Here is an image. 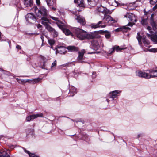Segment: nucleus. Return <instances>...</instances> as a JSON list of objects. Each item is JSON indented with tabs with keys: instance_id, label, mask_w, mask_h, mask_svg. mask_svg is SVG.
Instances as JSON below:
<instances>
[{
	"instance_id": "nucleus-34",
	"label": "nucleus",
	"mask_w": 157,
	"mask_h": 157,
	"mask_svg": "<svg viewBox=\"0 0 157 157\" xmlns=\"http://www.w3.org/2000/svg\"><path fill=\"white\" fill-rule=\"evenodd\" d=\"M113 47L114 48V49L116 50L117 51H119L124 49L123 48H120L118 46H115Z\"/></svg>"
},
{
	"instance_id": "nucleus-46",
	"label": "nucleus",
	"mask_w": 157,
	"mask_h": 157,
	"mask_svg": "<svg viewBox=\"0 0 157 157\" xmlns=\"http://www.w3.org/2000/svg\"><path fill=\"white\" fill-rule=\"evenodd\" d=\"M157 2V0H151L150 3L151 4H154Z\"/></svg>"
},
{
	"instance_id": "nucleus-58",
	"label": "nucleus",
	"mask_w": 157,
	"mask_h": 157,
	"mask_svg": "<svg viewBox=\"0 0 157 157\" xmlns=\"http://www.w3.org/2000/svg\"><path fill=\"white\" fill-rule=\"evenodd\" d=\"M140 134H139L138 135V138H139L140 137Z\"/></svg>"
},
{
	"instance_id": "nucleus-32",
	"label": "nucleus",
	"mask_w": 157,
	"mask_h": 157,
	"mask_svg": "<svg viewBox=\"0 0 157 157\" xmlns=\"http://www.w3.org/2000/svg\"><path fill=\"white\" fill-rule=\"evenodd\" d=\"M63 31L66 35H69L71 33L70 31L68 29L65 28H64Z\"/></svg>"
},
{
	"instance_id": "nucleus-27",
	"label": "nucleus",
	"mask_w": 157,
	"mask_h": 157,
	"mask_svg": "<svg viewBox=\"0 0 157 157\" xmlns=\"http://www.w3.org/2000/svg\"><path fill=\"white\" fill-rule=\"evenodd\" d=\"M30 116L31 117V120H33L38 117H42L43 114L42 113H38L36 114L32 115Z\"/></svg>"
},
{
	"instance_id": "nucleus-48",
	"label": "nucleus",
	"mask_w": 157,
	"mask_h": 157,
	"mask_svg": "<svg viewBox=\"0 0 157 157\" xmlns=\"http://www.w3.org/2000/svg\"><path fill=\"white\" fill-rule=\"evenodd\" d=\"M26 119L27 121H30L31 120H32L30 116H28L26 117Z\"/></svg>"
},
{
	"instance_id": "nucleus-7",
	"label": "nucleus",
	"mask_w": 157,
	"mask_h": 157,
	"mask_svg": "<svg viewBox=\"0 0 157 157\" xmlns=\"http://www.w3.org/2000/svg\"><path fill=\"white\" fill-rule=\"evenodd\" d=\"M136 74L138 76L140 77L144 78L147 79L150 78V73L148 74L141 71H138Z\"/></svg>"
},
{
	"instance_id": "nucleus-28",
	"label": "nucleus",
	"mask_w": 157,
	"mask_h": 157,
	"mask_svg": "<svg viewBox=\"0 0 157 157\" xmlns=\"http://www.w3.org/2000/svg\"><path fill=\"white\" fill-rule=\"evenodd\" d=\"M78 3L79 7H85L86 6L84 3V0H78Z\"/></svg>"
},
{
	"instance_id": "nucleus-8",
	"label": "nucleus",
	"mask_w": 157,
	"mask_h": 157,
	"mask_svg": "<svg viewBox=\"0 0 157 157\" xmlns=\"http://www.w3.org/2000/svg\"><path fill=\"white\" fill-rule=\"evenodd\" d=\"M103 20L104 23L110 24L111 21H115V20H113L109 15H104Z\"/></svg>"
},
{
	"instance_id": "nucleus-33",
	"label": "nucleus",
	"mask_w": 157,
	"mask_h": 157,
	"mask_svg": "<svg viewBox=\"0 0 157 157\" xmlns=\"http://www.w3.org/2000/svg\"><path fill=\"white\" fill-rule=\"evenodd\" d=\"M24 151L26 152L29 154V156L30 157H39L38 156L35 155L34 154H32L29 151H27L25 149H24Z\"/></svg>"
},
{
	"instance_id": "nucleus-54",
	"label": "nucleus",
	"mask_w": 157,
	"mask_h": 157,
	"mask_svg": "<svg viewBox=\"0 0 157 157\" xmlns=\"http://www.w3.org/2000/svg\"><path fill=\"white\" fill-rule=\"evenodd\" d=\"M96 74V73L95 72H94L93 73V75L94 74L95 75ZM93 77L94 78H95V76H93Z\"/></svg>"
},
{
	"instance_id": "nucleus-17",
	"label": "nucleus",
	"mask_w": 157,
	"mask_h": 157,
	"mask_svg": "<svg viewBox=\"0 0 157 157\" xmlns=\"http://www.w3.org/2000/svg\"><path fill=\"white\" fill-rule=\"evenodd\" d=\"M150 78L157 77V70H151L149 71Z\"/></svg>"
},
{
	"instance_id": "nucleus-40",
	"label": "nucleus",
	"mask_w": 157,
	"mask_h": 157,
	"mask_svg": "<svg viewBox=\"0 0 157 157\" xmlns=\"http://www.w3.org/2000/svg\"><path fill=\"white\" fill-rule=\"evenodd\" d=\"M144 0H137L136 2V3H137L139 2V3L137 4L138 6H141V5L142 3L144 2Z\"/></svg>"
},
{
	"instance_id": "nucleus-55",
	"label": "nucleus",
	"mask_w": 157,
	"mask_h": 157,
	"mask_svg": "<svg viewBox=\"0 0 157 157\" xmlns=\"http://www.w3.org/2000/svg\"><path fill=\"white\" fill-rule=\"evenodd\" d=\"M52 10H55L56 9V8L54 7H53L52 8Z\"/></svg>"
},
{
	"instance_id": "nucleus-20",
	"label": "nucleus",
	"mask_w": 157,
	"mask_h": 157,
	"mask_svg": "<svg viewBox=\"0 0 157 157\" xmlns=\"http://www.w3.org/2000/svg\"><path fill=\"white\" fill-rule=\"evenodd\" d=\"M33 2V0H24V4L26 7L31 6Z\"/></svg>"
},
{
	"instance_id": "nucleus-43",
	"label": "nucleus",
	"mask_w": 157,
	"mask_h": 157,
	"mask_svg": "<svg viewBox=\"0 0 157 157\" xmlns=\"http://www.w3.org/2000/svg\"><path fill=\"white\" fill-rule=\"evenodd\" d=\"M50 18L52 20H55L56 21H59V18H57L56 17H55L53 16H51L50 17Z\"/></svg>"
},
{
	"instance_id": "nucleus-35",
	"label": "nucleus",
	"mask_w": 157,
	"mask_h": 157,
	"mask_svg": "<svg viewBox=\"0 0 157 157\" xmlns=\"http://www.w3.org/2000/svg\"><path fill=\"white\" fill-rule=\"evenodd\" d=\"M47 5L48 6H51L53 5V2L51 0H45Z\"/></svg>"
},
{
	"instance_id": "nucleus-9",
	"label": "nucleus",
	"mask_w": 157,
	"mask_h": 157,
	"mask_svg": "<svg viewBox=\"0 0 157 157\" xmlns=\"http://www.w3.org/2000/svg\"><path fill=\"white\" fill-rule=\"evenodd\" d=\"M75 19L77 20V22L81 25H83L86 23L85 18L82 16L75 15Z\"/></svg>"
},
{
	"instance_id": "nucleus-23",
	"label": "nucleus",
	"mask_w": 157,
	"mask_h": 157,
	"mask_svg": "<svg viewBox=\"0 0 157 157\" xmlns=\"http://www.w3.org/2000/svg\"><path fill=\"white\" fill-rule=\"evenodd\" d=\"M148 17L147 15L144 16L141 18V23L143 25H146L147 23Z\"/></svg>"
},
{
	"instance_id": "nucleus-57",
	"label": "nucleus",
	"mask_w": 157,
	"mask_h": 157,
	"mask_svg": "<svg viewBox=\"0 0 157 157\" xmlns=\"http://www.w3.org/2000/svg\"><path fill=\"white\" fill-rule=\"evenodd\" d=\"M106 100L108 102H109V100L108 99H106Z\"/></svg>"
},
{
	"instance_id": "nucleus-14",
	"label": "nucleus",
	"mask_w": 157,
	"mask_h": 157,
	"mask_svg": "<svg viewBox=\"0 0 157 157\" xmlns=\"http://www.w3.org/2000/svg\"><path fill=\"white\" fill-rule=\"evenodd\" d=\"M66 51L65 47L60 46L57 49L56 51V53H57L60 54H64Z\"/></svg>"
},
{
	"instance_id": "nucleus-31",
	"label": "nucleus",
	"mask_w": 157,
	"mask_h": 157,
	"mask_svg": "<svg viewBox=\"0 0 157 157\" xmlns=\"http://www.w3.org/2000/svg\"><path fill=\"white\" fill-rule=\"evenodd\" d=\"M103 32L105 33V36L106 38L108 39L110 37L111 34L109 32H108L107 31H105Z\"/></svg>"
},
{
	"instance_id": "nucleus-21",
	"label": "nucleus",
	"mask_w": 157,
	"mask_h": 157,
	"mask_svg": "<svg viewBox=\"0 0 157 157\" xmlns=\"http://www.w3.org/2000/svg\"><path fill=\"white\" fill-rule=\"evenodd\" d=\"M101 11L104 14V16L105 15H109V14H111L112 13V11L106 8H103V10Z\"/></svg>"
},
{
	"instance_id": "nucleus-6",
	"label": "nucleus",
	"mask_w": 157,
	"mask_h": 157,
	"mask_svg": "<svg viewBox=\"0 0 157 157\" xmlns=\"http://www.w3.org/2000/svg\"><path fill=\"white\" fill-rule=\"evenodd\" d=\"M124 17L128 18L129 20L128 21L133 22H136L137 20L136 19L135 15L131 13H127L124 15Z\"/></svg>"
},
{
	"instance_id": "nucleus-29",
	"label": "nucleus",
	"mask_w": 157,
	"mask_h": 157,
	"mask_svg": "<svg viewBox=\"0 0 157 157\" xmlns=\"http://www.w3.org/2000/svg\"><path fill=\"white\" fill-rule=\"evenodd\" d=\"M76 89L74 87H71L70 90V94H71L72 93L73 94L72 95H71L73 96V95L75 94H76Z\"/></svg>"
},
{
	"instance_id": "nucleus-38",
	"label": "nucleus",
	"mask_w": 157,
	"mask_h": 157,
	"mask_svg": "<svg viewBox=\"0 0 157 157\" xmlns=\"http://www.w3.org/2000/svg\"><path fill=\"white\" fill-rule=\"evenodd\" d=\"M147 50L151 52H157V48L147 49Z\"/></svg>"
},
{
	"instance_id": "nucleus-59",
	"label": "nucleus",
	"mask_w": 157,
	"mask_h": 157,
	"mask_svg": "<svg viewBox=\"0 0 157 157\" xmlns=\"http://www.w3.org/2000/svg\"><path fill=\"white\" fill-rule=\"evenodd\" d=\"M3 137L2 136H0V139L1 138Z\"/></svg>"
},
{
	"instance_id": "nucleus-53",
	"label": "nucleus",
	"mask_w": 157,
	"mask_h": 157,
	"mask_svg": "<svg viewBox=\"0 0 157 157\" xmlns=\"http://www.w3.org/2000/svg\"><path fill=\"white\" fill-rule=\"evenodd\" d=\"M41 38L42 40V41L43 42L44 41V36H41Z\"/></svg>"
},
{
	"instance_id": "nucleus-49",
	"label": "nucleus",
	"mask_w": 157,
	"mask_h": 157,
	"mask_svg": "<svg viewBox=\"0 0 157 157\" xmlns=\"http://www.w3.org/2000/svg\"><path fill=\"white\" fill-rule=\"evenodd\" d=\"M36 2L37 5H40V0H36Z\"/></svg>"
},
{
	"instance_id": "nucleus-10",
	"label": "nucleus",
	"mask_w": 157,
	"mask_h": 157,
	"mask_svg": "<svg viewBox=\"0 0 157 157\" xmlns=\"http://www.w3.org/2000/svg\"><path fill=\"white\" fill-rule=\"evenodd\" d=\"M48 29L47 30L54 37H56L58 36V32L51 26H49Z\"/></svg>"
},
{
	"instance_id": "nucleus-41",
	"label": "nucleus",
	"mask_w": 157,
	"mask_h": 157,
	"mask_svg": "<svg viewBox=\"0 0 157 157\" xmlns=\"http://www.w3.org/2000/svg\"><path fill=\"white\" fill-rule=\"evenodd\" d=\"M109 4L111 5V6H117L118 5L117 3V2L115 1H114L111 4L110 2H109Z\"/></svg>"
},
{
	"instance_id": "nucleus-26",
	"label": "nucleus",
	"mask_w": 157,
	"mask_h": 157,
	"mask_svg": "<svg viewBox=\"0 0 157 157\" xmlns=\"http://www.w3.org/2000/svg\"><path fill=\"white\" fill-rule=\"evenodd\" d=\"M55 23L57 25V26L62 30H63L64 28V25H62V23L59 21H56Z\"/></svg>"
},
{
	"instance_id": "nucleus-3",
	"label": "nucleus",
	"mask_w": 157,
	"mask_h": 157,
	"mask_svg": "<svg viewBox=\"0 0 157 157\" xmlns=\"http://www.w3.org/2000/svg\"><path fill=\"white\" fill-rule=\"evenodd\" d=\"M147 29L149 31L151 35L147 34L148 37L151 39V40L155 43H157V32H155L152 33L151 31V27L148 26L147 28Z\"/></svg>"
},
{
	"instance_id": "nucleus-47",
	"label": "nucleus",
	"mask_w": 157,
	"mask_h": 157,
	"mask_svg": "<svg viewBox=\"0 0 157 157\" xmlns=\"http://www.w3.org/2000/svg\"><path fill=\"white\" fill-rule=\"evenodd\" d=\"M56 61L55 60L52 64L51 67L56 66Z\"/></svg>"
},
{
	"instance_id": "nucleus-12",
	"label": "nucleus",
	"mask_w": 157,
	"mask_h": 157,
	"mask_svg": "<svg viewBox=\"0 0 157 157\" xmlns=\"http://www.w3.org/2000/svg\"><path fill=\"white\" fill-rule=\"evenodd\" d=\"M84 53V50H83L81 52H78V57L77 60L79 63H82L83 62H84V61H82L83 59V57Z\"/></svg>"
},
{
	"instance_id": "nucleus-1",
	"label": "nucleus",
	"mask_w": 157,
	"mask_h": 157,
	"mask_svg": "<svg viewBox=\"0 0 157 157\" xmlns=\"http://www.w3.org/2000/svg\"><path fill=\"white\" fill-rule=\"evenodd\" d=\"M74 33L76 37L80 40L93 39L94 38L92 35L88 34L86 31L78 28L75 29Z\"/></svg>"
},
{
	"instance_id": "nucleus-16",
	"label": "nucleus",
	"mask_w": 157,
	"mask_h": 157,
	"mask_svg": "<svg viewBox=\"0 0 157 157\" xmlns=\"http://www.w3.org/2000/svg\"><path fill=\"white\" fill-rule=\"evenodd\" d=\"M120 92V91L118 92L117 90L113 91L111 92L110 93L109 96L110 98H112L113 99L114 98L117 97V94H119Z\"/></svg>"
},
{
	"instance_id": "nucleus-4",
	"label": "nucleus",
	"mask_w": 157,
	"mask_h": 157,
	"mask_svg": "<svg viewBox=\"0 0 157 157\" xmlns=\"http://www.w3.org/2000/svg\"><path fill=\"white\" fill-rule=\"evenodd\" d=\"M25 18L26 21L30 23H33L36 21V17L32 13H29L27 14Z\"/></svg>"
},
{
	"instance_id": "nucleus-30",
	"label": "nucleus",
	"mask_w": 157,
	"mask_h": 157,
	"mask_svg": "<svg viewBox=\"0 0 157 157\" xmlns=\"http://www.w3.org/2000/svg\"><path fill=\"white\" fill-rule=\"evenodd\" d=\"M41 79V78H37L33 79L32 80H30V81L33 82V84H35L39 82Z\"/></svg>"
},
{
	"instance_id": "nucleus-22",
	"label": "nucleus",
	"mask_w": 157,
	"mask_h": 157,
	"mask_svg": "<svg viewBox=\"0 0 157 157\" xmlns=\"http://www.w3.org/2000/svg\"><path fill=\"white\" fill-rule=\"evenodd\" d=\"M16 79L19 83L22 84H25L26 82H29L30 80L29 79L24 80L18 78H16Z\"/></svg>"
},
{
	"instance_id": "nucleus-13",
	"label": "nucleus",
	"mask_w": 157,
	"mask_h": 157,
	"mask_svg": "<svg viewBox=\"0 0 157 157\" xmlns=\"http://www.w3.org/2000/svg\"><path fill=\"white\" fill-rule=\"evenodd\" d=\"M99 0H87L88 6L93 7L96 6L99 2Z\"/></svg>"
},
{
	"instance_id": "nucleus-2",
	"label": "nucleus",
	"mask_w": 157,
	"mask_h": 157,
	"mask_svg": "<svg viewBox=\"0 0 157 157\" xmlns=\"http://www.w3.org/2000/svg\"><path fill=\"white\" fill-rule=\"evenodd\" d=\"M34 9L38 17L41 18L44 17L47 15V10L44 6L40 7L39 10L37 7L35 6L34 7Z\"/></svg>"
},
{
	"instance_id": "nucleus-11",
	"label": "nucleus",
	"mask_w": 157,
	"mask_h": 157,
	"mask_svg": "<svg viewBox=\"0 0 157 157\" xmlns=\"http://www.w3.org/2000/svg\"><path fill=\"white\" fill-rule=\"evenodd\" d=\"M41 18V23L45 26L46 29L47 30L48 28L49 27V26H51L48 24L49 20L45 17H42Z\"/></svg>"
},
{
	"instance_id": "nucleus-18",
	"label": "nucleus",
	"mask_w": 157,
	"mask_h": 157,
	"mask_svg": "<svg viewBox=\"0 0 157 157\" xmlns=\"http://www.w3.org/2000/svg\"><path fill=\"white\" fill-rule=\"evenodd\" d=\"M143 37H144L143 36L142 33L140 32L138 33L136 38L138 40L139 44H141V40L142 39H143Z\"/></svg>"
},
{
	"instance_id": "nucleus-24",
	"label": "nucleus",
	"mask_w": 157,
	"mask_h": 157,
	"mask_svg": "<svg viewBox=\"0 0 157 157\" xmlns=\"http://www.w3.org/2000/svg\"><path fill=\"white\" fill-rule=\"evenodd\" d=\"M0 157H10L5 151H0Z\"/></svg>"
},
{
	"instance_id": "nucleus-52",
	"label": "nucleus",
	"mask_w": 157,
	"mask_h": 157,
	"mask_svg": "<svg viewBox=\"0 0 157 157\" xmlns=\"http://www.w3.org/2000/svg\"><path fill=\"white\" fill-rule=\"evenodd\" d=\"M133 25V24L132 23L129 22L127 25H128V26H132Z\"/></svg>"
},
{
	"instance_id": "nucleus-25",
	"label": "nucleus",
	"mask_w": 157,
	"mask_h": 157,
	"mask_svg": "<svg viewBox=\"0 0 157 157\" xmlns=\"http://www.w3.org/2000/svg\"><path fill=\"white\" fill-rule=\"evenodd\" d=\"M67 49L70 51H75L78 50V48L74 46H68L67 47Z\"/></svg>"
},
{
	"instance_id": "nucleus-45",
	"label": "nucleus",
	"mask_w": 157,
	"mask_h": 157,
	"mask_svg": "<svg viewBox=\"0 0 157 157\" xmlns=\"http://www.w3.org/2000/svg\"><path fill=\"white\" fill-rule=\"evenodd\" d=\"M36 26L38 29H40V30H42V29L41 28L42 26L40 24H36Z\"/></svg>"
},
{
	"instance_id": "nucleus-36",
	"label": "nucleus",
	"mask_w": 157,
	"mask_h": 157,
	"mask_svg": "<svg viewBox=\"0 0 157 157\" xmlns=\"http://www.w3.org/2000/svg\"><path fill=\"white\" fill-rule=\"evenodd\" d=\"M48 43L51 46H52L55 44V41L53 39H50L48 40Z\"/></svg>"
},
{
	"instance_id": "nucleus-51",
	"label": "nucleus",
	"mask_w": 157,
	"mask_h": 157,
	"mask_svg": "<svg viewBox=\"0 0 157 157\" xmlns=\"http://www.w3.org/2000/svg\"><path fill=\"white\" fill-rule=\"evenodd\" d=\"M157 8V4H156L153 7V9L154 10H155Z\"/></svg>"
},
{
	"instance_id": "nucleus-37",
	"label": "nucleus",
	"mask_w": 157,
	"mask_h": 157,
	"mask_svg": "<svg viewBox=\"0 0 157 157\" xmlns=\"http://www.w3.org/2000/svg\"><path fill=\"white\" fill-rule=\"evenodd\" d=\"M143 42L145 44L148 45L150 44L149 41L147 40L146 39L145 37H143Z\"/></svg>"
},
{
	"instance_id": "nucleus-19",
	"label": "nucleus",
	"mask_w": 157,
	"mask_h": 157,
	"mask_svg": "<svg viewBox=\"0 0 157 157\" xmlns=\"http://www.w3.org/2000/svg\"><path fill=\"white\" fill-rule=\"evenodd\" d=\"M154 14H152L151 16L150 22L151 23L153 27V29L154 30H155V29H156V24L155 22L153 20Z\"/></svg>"
},
{
	"instance_id": "nucleus-5",
	"label": "nucleus",
	"mask_w": 157,
	"mask_h": 157,
	"mask_svg": "<svg viewBox=\"0 0 157 157\" xmlns=\"http://www.w3.org/2000/svg\"><path fill=\"white\" fill-rule=\"evenodd\" d=\"M104 23L103 21H99L97 23H93L91 25V27L92 28L96 29L98 28H105L106 25L102 24Z\"/></svg>"
},
{
	"instance_id": "nucleus-39",
	"label": "nucleus",
	"mask_w": 157,
	"mask_h": 157,
	"mask_svg": "<svg viewBox=\"0 0 157 157\" xmlns=\"http://www.w3.org/2000/svg\"><path fill=\"white\" fill-rule=\"evenodd\" d=\"M26 132L27 135H29L30 134L31 135H32L33 133V129H29L27 130Z\"/></svg>"
},
{
	"instance_id": "nucleus-50",
	"label": "nucleus",
	"mask_w": 157,
	"mask_h": 157,
	"mask_svg": "<svg viewBox=\"0 0 157 157\" xmlns=\"http://www.w3.org/2000/svg\"><path fill=\"white\" fill-rule=\"evenodd\" d=\"M16 48L18 49H21V47L19 45H17Z\"/></svg>"
},
{
	"instance_id": "nucleus-42",
	"label": "nucleus",
	"mask_w": 157,
	"mask_h": 157,
	"mask_svg": "<svg viewBox=\"0 0 157 157\" xmlns=\"http://www.w3.org/2000/svg\"><path fill=\"white\" fill-rule=\"evenodd\" d=\"M0 71L3 72V73L6 75H9V72L7 71H5L2 69L1 68H0Z\"/></svg>"
},
{
	"instance_id": "nucleus-15",
	"label": "nucleus",
	"mask_w": 157,
	"mask_h": 157,
	"mask_svg": "<svg viewBox=\"0 0 157 157\" xmlns=\"http://www.w3.org/2000/svg\"><path fill=\"white\" fill-rule=\"evenodd\" d=\"M130 29V28L126 27V26H123L122 27L118 28L115 30V32H118L119 31H126L129 30Z\"/></svg>"
},
{
	"instance_id": "nucleus-44",
	"label": "nucleus",
	"mask_w": 157,
	"mask_h": 157,
	"mask_svg": "<svg viewBox=\"0 0 157 157\" xmlns=\"http://www.w3.org/2000/svg\"><path fill=\"white\" fill-rule=\"evenodd\" d=\"M114 47H113L112 48L110 49V50L108 52V53L109 54H112L114 51Z\"/></svg>"
},
{
	"instance_id": "nucleus-56",
	"label": "nucleus",
	"mask_w": 157,
	"mask_h": 157,
	"mask_svg": "<svg viewBox=\"0 0 157 157\" xmlns=\"http://www.w3.org/2000/svg\"><path fill=\"white\" fill-rule=\"evenodd\" d=\"M42 58H43V60H45V57H43V56H42Z\"/></svg>"
}]
</instances>
